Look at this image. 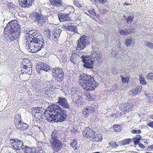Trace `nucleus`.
I'll return each mask as SVG.
<instances>
[{"label": "nucleus", "mask_w": 153, "mask_h": 153, "mask_svg": "<svg viewBox=\"0 0 153 153\" xmlns=\"http://www.w3.org/2000/svg\"><path fill=\"white\" fill-rule=\"evenodd\" d=\"M78 83L82 88L86 91L84 95L87 99L89 101L92 100V97L89 92L94 90L97 86V84L94 82V78L91 76L83 74L79 77Z\"/></svg>", "instance_id": "nucleus-1"}, {"label": "nucleus", "mask_w": 153, "mask_h": 153, "mask_svg": "<svg viewBox=\"0 0 153 153\" xmlns=\"http://www.w3.org/2000/svg\"><path fill=\"white\" fill-rule=\"evenodd\" d=\"M49 111L52 113L47 117V120L50 122L55 121L57 119L58 122H62L67 118L66 111L62 109L59 106L54 104L49 106Z\"/></svg>", "instance_id": "nucleus-2"}, {"label": "nucleus", "mask_w": 153, "mask_h": 153, "mask_svg": "<svg viewBox=\"0 0 153 153\" xmlns=\"http://www.w3.org/2000/svg\"><path fill=\"white\" fill-rule=\"evenodd\" d=\"M26 40V45L29 48L32 53H36L43 47L44 40L33 41V39L30 38L29 36L27 37Z\"/></svg>", "instance_id": "nucleus-3"}, {"label": "nucleus", "mask_w": 153, "mask_h": 153, "mask_svg": "<svg viewBox=\"0 0 153 153\" xmlns=\"http://www.w3.org/2000/svg\"><path fill=\"white\" fill-rule=\"evenodd\" d=\"M50 140V143L55 151L57 152L62 148V143L58 139V134L56 130H54L52 132Z\"/></svg>", "instance_id": "nucleus-4"}, {"label": "nucleus", "mask_w": 153, "mask_h": 153, "mask_svg": "<svg viewBox=\"0 0 153 153\" xmlns=\"http://www.w3.org/2000/svg\"><path fill=\"white\" fill-rule=\"evenodd\" d=\"M10 30L20 32V26L16 20L12 21L7 24L4 30V33L7 34Z\"/></svg>", "instance_id": "nucleus-5"}, {"label": "nucleus", "mask_w": 153, "mask_h": 153, "mask_svg": "<svg viewBox=\"0 0 153 153\" xmlns=\"http://www.w3.org/2000/svg\"><path fill=\"white\" fill-rule=\"evenodd\" d=\"M90 39L88 36L84 35L80 36L77 41V45L76 49L77 50H84L89 45Z\"/></svg>", "instance_id": "nucleus-6"}, {"label": "nucleus", "mask_w": 153, "mask_h": 153, "mask_svg": "<svg viewBox=\"0 0 153 153\" xmlns=\"http://www.w3.org/2000/svg\"><path fill=\"white\" fill-rule=\"evenodd\" d=\"M44 109L41 107H35L32 111V113L34 116L33 119L37 122H40L42 121L43 117L42 113Z\"/></svg>", "instance_id": "nucleus-7"}, {"label": "nucleus", "mask_w": 153, "mask_h": 153, "mask_svg": "<svg viewBox=\"0 0 153 153\" xmlns=\"http://www.w3.org/2000/svg\"><path fill=\"white\" fill-rule=\"evenodd\" d=\"M53 77L59 82L62 81L64 78V73L63 70L59 68L56 67L52 70Z\"/></svg>", "instance_id": "nucleus-8"}, {"label": "nucleus", "mask_w": 153, "mask_h": 153, "mask_svg": "<svg viewBox=\"0 0 153 153\" xmlns=\"http://www.w3.org/2000/svg\"><path fill=\"white\" fill-rule=\"evenodd\" d=\"M11 146L17 150H19L24 149L23 141L18 139H11L10 140Z\"/></svg>", "instance_id": "nucleus-9"}, {"label": "nucleus", "mask_w": 153, "mask_h": 153, "mask_svg": "<svg viewBox=\"0 0 153 153\" xmlns=\"http://www.w3.org/2000/svg\"><path fill=\"white\" fill-rule=\"evenodd\" d=\"M134 105L130 102H126L121 104L119 109L124 114L128 113L131 111L134 108Z\"/></svg>", "instance_id": "nucleus-10"}, {"label": "nucleus", "mask_w": 153, "mask_h": 153, "mask_svg": "<svg viewBox=\"0 0 153 153\" xmlns=\"http://www.w3.org/2000/svg\"><path fill=\"white\" fill-rule=\"evenodd\" d=\"M81 58H82V61L84 63V67L87 68H93L94 62L89 56L82 55Z\"/></svg>", "instance_id": "nucleus-11"}, {"label": "nucleus", "mask_w": 153, "mask_h": 153, "mask_svg": "<svg viewBox=\"0 0 153 153\" xmlns=\"http://www.w3.org/2000/svg\"><path fill=\"white\" fill-rule=\"evenodd\" d=\"M96 134L94 131L91 129L89 127H86L82 131V134L84 137L92 140L94 138L95 134Z\"/></svg>", "instance_id": "nucleus-12"}, {"label": "nucleus", "mask_w": 153, "mask_h": 153, "mask_svg": "<svg viewBox=\"0 0 153 153\" xmlns=\"http://www.w3.org/2000/svg\"><path fill=\"white\" fill-rule=\"evenodd\" d=\"M95 111L94 108L91 106L85 107L82 111V114L84 117H87L90 114L93 113Z\"/></svg>", "instance_id": "nucleus-13"}, {"label": "nucleus", "mask_w": 153, "mask_h": 153, "mask_svg": "<svg viewBox=\"0 0 153 153\" xmlns=\"http://www.w3.org/2000/svg\"><path fill=\"white\" fill-rule=\"evenodd\" d=\"M58 98L59 100L58 103L60 105L65 109H68L69 108L70 105L65 98L59 97Z\"/></svg>", "instance_id": "nucleus-14"}, {"label": "nucleus", "mask_w": 153, "mask_h": 153, "mask_svg": "<svg viewBox=\"0 0 153 153\" xmlns=\"http://www.w3.org/2000/svg\"><path fill=\"white\" fill-rule=\"evenodd\" d=\"M20 6L23 7H30L34 1V0H19Z\"/></svg>", "instance_id": "nucleus-15"}, {"label": "nucleus", "mask_w": 153, "mask_h": 153, "mask_svg": "<svg viewBox=\"0 0 153 153\" xmlns=\"http://www.w3.org/2000/svg\"><path fill=\"white\" fill-rule=\"evenodd\" d=\"M31 38L33 39V40H43L42 36L40 34V33L37 30H34L33 32L31 35Z\"/></svg>", "instance_id": "nucleus-16"}, {"label": "nucleus", "mask_w": 153, "mask_h": 153, "mask_svg": "<svg viewBox=\"0 0 153 153\" xmlns=\"http://www.w3.org/2000/svg\"><path fill=\"white\" fill-rule=\"evenodd\" d=\"M20 32H19L9 30V33L10 34L9 36L10 40L12 41L17 39L19 38Z\"/></svg>", "instance_id": "nucleus-17"}, {"label": "nucleus", "mask_w": 153, "mask_h": 153, "mask_svg": "<svg viewBox=\"0 0 153 153\" xmlns=\"http://www.w3.org/2000/svg\"><path fill=\"white\" fill-rule=\"evenodd\" d=\"M91 56L92 58L94 59V61H99L101 57V54L99 51H93L91 52Z\"/></svg>", "instance_id": "nucleus-18"}, {"label": "nucleus", "mask_w": 153, "mask_h": 153, "mask_svg": "<svg viewBox=\"0 0 153 153\" xmlns=\"http://www.w3.org/2000/svg\"><path fill=\"white\" fill-rule=\"evenodd\" d=\"M58 18L61 22L69 21L70 19L68 15L66 13H61L58 15Z\"/></svg>", "instance_id": "nucleus-19"}, {"label": "nucleus", "mask_w": 153, "mask_h": 153, "mask_svg": "<svg viewBox=\"0 0 153 153\" xmlns=\"http://www.w3.org/2000/svg\"><path fill=\"white\" fill-rule=\"evenodd\" d=\"M34 150L33 149L27 147L25 151V153H34ZM35 153H45L44 151L42 149L39 148L36 149L35 150Z\"/></svg>", "instance_id": "nucleus-20"}, {"label": "nucleus", "mask_w": 153, "mask_h": 153, "mask_svg": "<svg viewBox=\"0 0 153 153\" xmlns=\"http://www.w3.org/2000/svg\"><path fill=\"white\" fill-rule=\"evenodd\" d=\"M17 118H18L19 119L17 120L18 121L15 122L16 127L17 128L21 129V128H22V123L21 120V116L19 114H17L15 117V120H16Z\"/></svg>", "instance_id": "nucleus-21"}, {"label": "nucleus", "mask_w": 153, "mask_h": 153, "mask_svg": "<svg viewBox=\"0 0 153 153\" xmlns=\"http://www.w3.org/2000/svg\"><path fill=\"white\" fill-rule=\"evenodd\" d=\"M61 30L56 29L53 31V35L54 37V38L53 39L55 42H58V39L59 38Z\"/></svg>", "instance_id": "nucleus-22"}, {"label": "nucleus", "mask_w": 153, "mask_h": 153, "mask_svg": "<svg viewBox=\"0 0 153 153\" xmlns=\"http://www.w3.org/2000/svg\"><path fill=\"white\" fill-rule=\"evenodd\" d=\"M51 4L57 7H60L62 5V0H49Z\"/></svg>", "instance_id": "nucleus-23"}, {"label": "nucleus", "mask_w": 153, "mask_h": 153, "mask_svg": "<svg viewBox=\"0 0 153 153\" xmlns=\"http://www.w3.org/2000/svg\"><path fill=\"white\" fill-rule=\"evenodd\" d=\"M30 63L29 60L26 59H23L21 65V68L23 69H25L27 68V66H30Z\"/></svg>", "instance_id": "nucleus-24"}, {"label": "nucleus", "mask_w": 153, "mask_h": 153, "mask_svg": "<svg viewBox=\"0 0 153 153\" xmlns=\"http://www.w3.org/2000/svg\"><path fill=\"white\" fill-rule=\"evenodd\" d=\"M38 68L41 70L47 71L50 69L49 66L47 64L41 62L38 65Z\"/></svg>", "instance_id": "nucleus-25"}, {"label": "nucleus", "mask_w": 153, "mask_h": 153, "mask_svg": "<svg viewBox=\"0 0 153 153\" xmlns=\"http://www.w3.org/2000/svg\"><path fill=\"white\" fill-rule=\"evenodd\" d=\"M131 30L128 31V30L125 31L123 30L120 29L119 30V31L120 34L124 36H126L132 33L135 31V30L134 29H131Z\"/></svg>", "instance_id": "nucleus-26"}, {"label": "nucleus", "mask_w": 153, "mask_h": 153, "mask_svg": "<svg viewBox=\"0 0 153 153\" xmlns=\"http://www.w3.org/2000/svg\"><path fill=\"white\" fill-rule=\"evenodd\" d=\"M70 146L74 150H77L78 146L77 140L75 139H73L70 143Z\"/></svg>", "instance_id": "nucleus-27"}, {"label": "nucleus", "mask_w": 153, "mask_h": 153, "mask_svg": "<svg viewBox=\"0 0 153 153\" xmlns=\"http://www.w3.org/2000/svg\"><path fill=\"white\" fill-rule=\"evenodd\" d=\"M79 55L76 53L72 54L70 57V61L75 64L79 58Z\"/></svg>", "instance_id": "nucleus-28"}, {"label": "nucleus", "mask_w": 153, "mask_h": 153, "mask_svg": "<svg viewBox=\"0 0 153 153\" xmlns=\"http://www.w3.org/2000/svg\"><path fill=\"white\" fill-rule=\"evenodd\" d=\"M95 137L92 138V140L93 141L99 142L101 141L102 139V137L100 134H95Z\"/></svg>", "instance_id": "nucleus-29"}, {"label": "nucleus", "mask_w": 153, "mask_h": 153, "mask_svg": "<svg viewBox=\"0 0 153 153\" xmlns=\"http://www.w3.org/2000/svg\"><path fill=\"white\" fill-rule=\"evenodd\" d=\"M132 141V139L128 138L124 139L123 140L120 141V142L122 145L124 146L126 145L129 144Z\"/></svg>", "instance_id": "nucleus-30"}, {"label": "nucleus", "mask_w": 153, "mask_h": 153, "mask_svg": "<svg viewBox=\"0 0 153 153\" xmlns=\"http://www.w3.org/2000/svg\"><path fill=\"white\" fill-rule=\"evenodd\" d=\"M141 91V89L139 86H137L136 88L132 89L131 91L133 95H136L140 93Z\"/></svg>", "instance_id": "nucleus-31"}, {"label": "nucleus", "mask_w": 153, "mask_h": 153, "mask_svg": "<svg viewBox=\"0 0 153 153\" xmlns=\"http://www.w3.org/2000/svg\"><path fill=\"white\" fill-rule=\"evenodd\" d=\"M43 34L45 37L48 39L50 38L51 31L49 29H47L45 31Z\"/></svg>", "instance_id": "nucleus-32"}, {"label": "nucleus", "mask_w": 153, "mask_h": 153, "mask_svg": "<svg viewBox=\"0 0 153 153\" xmlns=\"http://www.w3.org/2000/svg\"><path fill=\"white\" fill-rule=\"evenodd\" d=\"M139 80L140 83L143 85H146L147 84L145 78L143 76L142 74L139 75Z\"/></svg>", "instance_id": "nucleus-33"}, {"label": "nucleus", "mask_w": 153, "mask_h": 153, "mask_svg": "<svg viewBox=\"0 0 153 153\" xmlns=\"http://www.w3.org/2000/svg\"><path fill=\"white\" fill-rule=\"evenodd\" d=\"M108 144L110 147H111L113 148H116L118 146L116 141H111L108 142Z\"/></svg>", "instance_id": "nucleus-34"}, {"label": "nucleus", "mask_w": 153, "mask_h": 153, "mask_svg": "<svg viewBox=\"0 0 153 153\" xmlns=\"http://www.w3.org/2000/svg\"><path fill=\"white\" fill-rule=\"evenodd\" d=\"M68 28L69 31H70L73 33V34H74L77 32V30L76 29V27L74 26H68Z\"/></svg>", "instance_id": "nucleus-35"}, {"label": "nucleus", "mask_w": 153, "mask_h": 153, "mask_svg": "<svg viewBox=\"0 0 153 153\" xmlns=\"http://www.w3.org/2000/svg\"><path fill=\"white\" fill-rule=\"evenodd\" d=\"M42 17V15L36 13L35 16V20L38 23H40Z\"/></svg>", "instance_id": "nucleus-36"}, {"label": "nucleus", "mask_w": 153, "mask_h": 153, "mask_svg": "<svg viewBox=\"0 0 153 153\" xmlns=\"http://www.w3.org/2000/svg\"><path fill=\"white\" fill-rule=\"evenodd\" d=\"M120 77L122 79V82L123 83H128L129 81L128 77H124L122 75H121Z\"/></svg>", "instance_id": "nucleus-37"}, {"label": "nucleus", "mask_w": 153, "mask_h": 153, "mask_svg": "<svg viewBox=\"0 0 153 153\" xmlns=\"http://www.w3.org/2000/svg\"><path fill=\"white\" fill-rule=\"evenodd\" d=\"M114 130L117 132H119L121 130V127L120 125L115 124L113 126Z\"/></svg>", "instance_id": "nucleus-38"}, {"label": "nucleus", "mask_w": 153, "mask_h": 153, "mask_svg": "<svg viewBox=\"0 0 153 153\" xmlns=\"http://www.w3.org/2000/svg\"><path fill=\"white\" fill-rule=\"evenodd\" d=\"M30 66H27V68L25 69L26 70V71H25V74L27 73L29 75H30L31 74L32 69V68Z\"/></svg>", "instance_id": "nucleus-39"}, {"label": "nucleus", "mask_w": 153, "mask_h": 153, "mask_svg": "<svg viewBox=\"0 0 153 153\" xmlns=\"http://www.w3.org/2000/svg\"><path fill=\"white\" fill-rule=\"evenodd\" d=\"M88 12L89 14H87L91 18H92V17L95 14L94 10L93 9L88 10Z\"/></svg>", "instance_id": "nucleus-40"}, {"label": "nucleus", "mask_w": 153, "mask_h": 153, "mask_svg": "<svg viewBox=\"0 0 153 153\" xmlns=\"http://www.w3.org/2000/svg\"><path fill=\"white\" fill-rule=\"evenodd\" d=\"M134 17L133 16H131L127 17L126 19V22L128 23L129 22L131 23L133 21V19Z\"/></svg>", "instance_id": "nucleus-41"}, {"label": "nucleus", "mask_w": 153, "mask_h": 153, "mask_svg": "<svg viewBox=\"0 0 153 153\" xmlns=\"http://www.w3.org/2000/svg\"><path fill=\"white\" fill-rule=\"evenodd\" d=\"M73 3L74 4V5L78 7H82V4H81L79 3V2L76 0H74L73 1Z\"/></svg>", "instance_id": "nucleus-42"}, {"label": "nucleus", "mask_w": 153, "mask_h": 153, "mask_svg": "<svg viewBox=\"0 0 153 153\" xmlns=\"http://www.w3.org/2000/svg\"><path fill=\"white\" fill-rule=\"evenodd\" d=\"M146 78L148 79H153V73H149L146 76Z\"/></svg>", "instance_id": "nucleus-43"}, {"label": "nucleus", "mask_w": 153, "mask_h": 153, "mask_svg": "<svg viewBox=\"0 0 153 153\" xmlns=\"http://www.w3.org/2000/svg\"><path fill=\"white\" fill-rule=\"evenodd\" d=\"M131 42V40L129 39H127L126 40L125 44L127 47L130 46Z\"/></svg>", "instance_id": "nucleus-44"}, {"label": "nucleus", "mask_w": 153, "mask_h": 153, "mask_svg": "<svg viewBox=\"0 0 153 153\" xmlns=\"http://www.w3.org/2000/svg\"><path fill=\"white\" fill-rule=\"evenodd\" d=\"M146 45L151 49H153V43L149 42H147L146 44Z\"/></svg>", "instance_id": "nucleus-45"}, {"label": "nucleus", "mask_w": 153, "mask_h": 153, "mask_svg": "<svg viewBox=\"0 0 153 153\" xmlns=\"http://www.w3.org/2000/svg\"><path fill=\"white\" fill-rule=\"evenodd\" d=\"M131 133L133 134H140L141 133V131L140 130H131Z\"/></svg>", "instance_id": "nucleus-46"}, {"label": "nucleus", "mask_w": 153, "mask_h": 153, "mask_svg": "<svg viewBox=\"0 0 153 153\" xmlns=\"http://www.w3.org/2000/svg\"><path fill=\"white\" fill-rule=\"evenodd\" d=\"M28 125L27 124L22 123V128H21V129L22 130L26 129L28 128Z\"/></svg>", "instance_id": "nucleus-47"}, {"label": "nucleus", "mask_w": 153, "mask_h": 153, "mask_svg": "<svg viewBox=\"0 0 153 153\" xmlns=\"http://www.w3.org/2000/svg\"><path fill=\"white\" fill-rule=\"evenodd\" d=\"M119 114L118 112H117L111 115V117H114L115 118H119V117L118 116Z\"/></svg>", "instance_id": "nucleus-48"}, {"label": "nucleus", "mask_w": 153, "mask_h": 153, "mask_svg": "<svg viewBox=\"0 0 153 153\" xmlns=\"http://www.w3.org/2000/svg\"><path fill=\"white\" fill-rule=\"evenodd\" d=\"M46 19H44L43 17L42 16V19H41L40 22L39 23L41 24L42 25L46 22Z\"/></svg>", "instance_id": "nucleus-49"}, {"label": "nucleus", "mask_w": 153, "mask_h": 153, "mask_svg": "<svg viewBox=\"0 0 153 153\" xmlns=\"http://www.w3.org/2000/svg\"><path fill=\"white\" fill-rule=\"evenodd\" d=\"M76 98H77V99L76 98L75 100H74V101L75 102L77 103L79 101V100L80 99V97H79V96L77 95H76Z\"/></svg>", "instance_id": "nucleus-50"}, {"label": "nucleus", "mask_w": 153, "mask_h": 153, "mask_svg": "<svg viewBox=\"0 0 153 153\" xmlns=\"http://www.w3.org/2000/svg\"><path fill=\"white\" fill-rule=\"evenodd\" d=\"M147 150L149 151H150L153 150V144L148 146L147 148Z\"/></svg>", "instance_id": "nucleus-51"}, {"label": "nucleus", "mask_w": 153, "mask_h": 153, "mask_svg": "<svg viewBox=\"0 0 153 153\" xmlns=\"http://www.w3.org/2000/svg\"><path fill=\"white\" fill-rule=\"evenodd\" d=\"M7 7L10 10L12 9L13 7V5L11 3H9L7 4Z\"/></svg>", "instance_id": "nucleus-52"}, {"label": "nucleus", "mask_w": 153, "mask_h": 153, "mask_svg": "<svg viewBox=\"0 0 153 153\" xmlns=\"http://www.w3.org/2000/svg\"><path fill=\"white\" fill-rule=\"evenodd\" d=\"M147 125L151 127L152 128H153V121L149 123H148Z\"/></svg>", "instance_id": "nucleus-53"}, {"label": "nucleus", "mask_w": 153, "mask_h": 153, "mask_svg": "<svg viewBox=\"0 0 153 153\" xmlns=\"http://www.w3.org/2000/svg\"><path fill=\"white\" fill-rule=\"evenodd\" d=\"M101 3H105L108 1L107 0H98Z\"/></svg>", "instance_id": "nucleus-54"}, {"label": "nucleus", "mask_w": 153, "mask_h": 153, "mask_svg": "<svg viewBox=\"0 0 153 153\" xmlns=\"http://www.w3.org/2000/svg\"><path fill=\"white\" fill-rule=\"evenodd\" d=\"M138 145L139 147L142 149H144L145 148V147L144 146V145L141 143H139V144H138Z\"/></svg>", "instance_id": "nucleus-55"}, {"label": "nucleus", "mask_w": 153, "mask_h": 153, "mask_svg": "<svg viewBox=\"0 0 153 153\" xmlns=\"http://www.w3.org/2000/svg\"><path fill=\"white\" fill-rule=\"evenodd\" d=\"M134 142L135 144H136L137 143L138 144L139 142V140L137 139L134 141Z\"/></svg>", "instance_id": "nucleus-56"}, {"label": "nucleus", "mask_w": 153, "mask_h": 153, "mask_svg": "<svg viewBox=\"0 0 153 153\" xmlns=\"http://www.w3.org/2000/svg\"><path fill=\"white\" fill-rule=\"evenodd\" d=\"M130 5V4L127 3L126 2H125L124 3V5Z\"/></svg>", "instance_id": "nucleus-57"}, {"label": "nucleus", "mask_w": 153, "mask_h": 153, "mask_svg": "<svg viewBox=\"0 0 153 153\" xmlns=\"http://www.w3.org/2000/svg\"><path fill=\"white\" fill-rule=\"evenodd\" d=\"M124 113L123 114L122 112L120 113L119 115V117L121 116H122L123 115Z\"/></svg>", "instance_id": "nucleus-58"}, {"label": "nucleus", "mask_w": 153, "mask_h": 153, "mask_svg": "<svg viewBox=\"0 0 153 153\" xmlns=\"http://www.w3.org/2000/svg\"><path fill=\"white\" fill-rule=\"evenodd\" d=\"M21 71L22 73L23 74L25 73V71H24V70L23 69L21 70Z\"/></svg>", "instance_id": "nucleus-59"}, {"label": "nucleus", "mask_w": 153, "mask_h": 153, "mask_svg": "<svg viewBox=\"0 0 153 153\" xmlns=\"http://www.w3.org/2000/svg\"><path fill=\"white\" fill-rule=\"evenodd\" d=\"M144 143L145 144H148V143L146 141H145L144 142Z\"/></svg>", "instance_id": "nucleus-60"}, {"label": "nucleus", "mask_w": 153, "mask_h": 153, "mask_svg": "<svg viewBox=\"0 0 153 153\" xmlns=\"http://www.w3.org/2000/svg\"><path fill=\"white\" fill-rule=\"evenodd\" d=\"M150 117L152 119H153V114L151 115Z\"/></svg>", "instance_id": "nucleus-61"}, {"label": "nucleus", "mask_w": 153, "mask_h": 153, "mask_svg": "<svg viewBox=\"0 0 153 153\" xmlns=\"http://www.w3.org/2000/svg\"><path fill=\"white\" fill-rule=\"evenodd\" d=\"M18 119H19L18 118H17V119H16V120H15V121H18V120H18Z\"/></svg>", "instance_id": "nucleus-62"}, {"label": "nucleus", "mask_w": 153, "mask_h": 153, "mask_svg": "<svg viewBox=\"0 0 153 153\" xmlns=\"http://www.w3.org/2000/svg\"><path fill=\"white\" fill-rule=\"evenodd\" d=\"M133 153H138V152H134Z\"/></svg>", "instance_id": "nucleus-63"}, {"label": "nucleus", "mask_w": 153, "mask_h": 153, "mask_svg": "<svg viewBox=\"0 0 153 153\" xmlns=\"http://www.w3.org/2000/svg\"><path fill=\"white\" fill-rule=\"evenodd\" d=\"M138 153H139V152H138Z\"/></svg>", "instance_id": "nucleus-64"}]
</instances>
